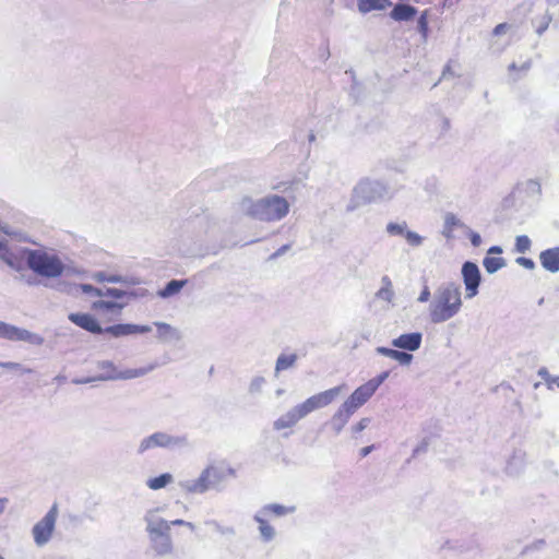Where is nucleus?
<instances>
[{"label": "nucleus", "instance_id": "1", "mask_svg": "<svg viewBox=\"0 0 559 559\" xmlns=\"http://www.w3.org/2000/svg\"><path fill=\"white\" fill-rule=\"evenodd\" d=\"M289 207L288 201L277 194H269L258 200L242 197L234 204L236 212L267 223L278 222L286 217L289 213Z\"/></svg>", "mask_w": 559, "mask_h": 559}, {"label": "nucleus", "instance_id": "2", "mask_svg": "<svg viewBox=\"0 0 559 559\" xmlns=\"http://www.w3.org/2000/svg\"><path fill=\"white\" fill-rule=\"evenodd\" d=\"M462 307L461 285L455 282L442 283L437 287L429 302V320L433 324L444 323L457 316Z\"/></svg>", "mask_w": 559, "mask_h": 559}, {"label": "nucleus", "instance_id": "3", "mask_svg": "<svg viewBox=\"0 0 559 559\" xmlns=\"http://www.w3.org/2000/svg\"><path fill=\"white\" fill-rule=\"evenodd\" d=\"M345 385H337L309 396L302 403H299L281 415L274 423L273 429L281 431L295 427L298 421L306 418L310 413L326 407L334 402L344 391Z\"/></svg>", "mask_w": 559, "mask_h": 559}, {"label": "nucleus", "instance_id": "4", "mask_svg": "<svg viewBox=\"0 0 559 559\" xmlns=\"http://www.w3.org/2000/svg\"><path fill=\"white\" fill-rule=\"evenodd\" d=\"M236 471L230 466L207 465L194 479H181L179 489L186 495H203L209 490L221 491L229 477H235Z\"/></svg>", "mask_w": 559, "mask_h": 559}, {"label": "nucleus", "instance_id": "5", "mask_svg": "<svg viewBox=\"0 0 559 559\" xmlns=\"http://www.w3.org/2000/svg\"><path fill=\"white\" fill-rule=\"evenodd\" d=\"M393 197L390 188L380 180L362 178L353 188L350 200L347 204V211L352 212L356 209L381 202Z\"/></svg>", "mask_w": 559, "mask_h": 559}, {"label": "nucleus", "instance_id": "6", "mask_svg": "<svg viewBox=\"0 0 559 559\" xmlns=\"http://www.w3.org/2000/svg\"><path fill=\"white\" fill-rule=\"evenodd\" d=\"M25 257L28 267L44 277L55 278L69 271L58 255L43 250L26 249Z\"/></svg>", "mask_w": 559, "mask_h": 559}, {"label": "nucleus", "instance_id": "7", "mask_svg": "<svg viewBox=\"0 0 559 559\" xmlns=\"http://www.w3.org/2000/svg\"><path fill=\"white\" fill-rule=\"evenodd\" d=\"M189 447L190 441L187 435H170L166 431H155L140 440L136 454L143 455L157 448L175 451Z\"/></svg>", "mask_w": 559, "mask_h": 559}, {"label": "nucleus", "instance_id": "8", "mask_svg": "<svg viewBox=\"0 0 559 559\" xmlns=\"http://www.w3.org/2000/svg\"><path fill=\"white\" fill-rule=\"evenodd\" d=\"M97 368L103 372L95 377V380L99 381H116V380H131L143 377L151 372L155 366L151 365L142 368H130L124 370H118L115 364L110 360H100L97 362Z\"/></svg>", "mask_w": 559, "mask_h": 559}, {"label": "nucleus", "instance_id": "9", "mask_svg": "<svg viewBox=\"0 0 559 559\" xmlns=\"http://www.w3.org/2000/svg\"><path fill=\"white\" fill-rule=\"evenodd\" d=\"M0 338H4L11 342H25L37 346L44 344V337L39 334L3 321H0Z\"/></svg>", "mask_w": 559, "mask_h": 559}, {"label": "nucleus", "instance_id": "10", "mask_svg": "<svg viewBox=\"0 0 559 559\" xmlns=\"http://www.w3.org/2000/svg\"><path fill=\"white\" fill-rule=\"evenodd\" d=\"M57 514V506H52L46 515L34 525L33 537L37 546H44L50 540L55 530Z\"/></svg>", "mask_w": 559, "mask_h": 559}, {"label": "nucleus", "instance_id": "11", "mask_svg": "<svg viewBox=\"0 0 559 559\" xmlns=\"http://www.w3.org/2000/svg\"><path fill=\"white\" fill-rule=\"evenodd\" d=\"M462 278L465 286V298L472 299L478 294L481 274L476 263L466 261L462 265Z\"/></svg>", "mask_w": 559, "mask_h": 559}, {"label": "nucleus", "instance_id": "12", "mask_svg": "<svg viewBox=\"0 0 559 559\" xmlns=\"http://www.w3.org/2000/svg\"><path fill=\"white\" fill-rule=\"evenodd\" d=\"M376 389L367 381L366 383L358 386L344 404L347 405L354 413L366 404L369 399L376 393Z\"/></svg>", "mask_w": 559, "mask_h": 559}, {"label": "nucleus", "instance_id": "13", "mask_svg": "<svg viewBox=\"0 0 559 559\" xmlns=\"http://www.w3.org/2000/svg\"><path fill=\"white\" fill-rule=\"evenodd\" d=\"M150 325H140L132 323H119L103 329V333H108L114 337H121L131 334H144L151 332Z\"/></svg>", "mask_w": 559, "mask_h": 559}, {"label": "nucleus", "instance_id": "14", "mask_svg": "<svg viewBox=\"0 0 559 559\" xmlns=\"http://www.w3.org/2000/svg\"><path fill=\"white\" fill-rule=\"evenodd\" d=\"M421 343L423 334L420 332L404 333L391 341L393 347L403 349L406 353L419 349Z\"/></svg>", "mask_w": 559, "mask_h": 559}, {"label": "nucleus", "instance_id": "15", "mask_svg": "<svg viewBox=\"0 0 559 559\" xmlns=\"http://www.w3.org/2000/svg\"><path fill=\"white\" fill-rule=\"evenodd\" d=\"M150 545L154 554L158 557L171 555L174 551V544L170 532L148 536Z\"/></svg>", "mask_w": 559, "mask_h": 559}, {"label": "nucleus", "instance_id": "16", "mask_svg": "<svg viewBox=\"0 0 559 559\" xmlns=\"http://www.w3.org/2000/svg\"><path fill=\"white\" fill-rule=\"evenodd\" d=\"M68 319L72 323L87 332H91L93 334L103 333V328L99 325L97 320L90 313L72 312L68 316Z\"/></svg>", "mask_w": 559, "mask_h": 559}, {"label": "nucleus", "instance_id": "17", "mask_svg": "<svg viewBox=\"0 0 559 559\" xmlns=\"http://www.w3.org/2000/svg\"><path fill=\"white\" fill-rule=\"evenodd\" d=\"M144 521L148 536L170 532V521L159 518L155 510L147 511Z\"/></svg>", "mask_w": 559, "mask_h": 559}, {"label": "nucleus", "instance_id": "18", "mask_svg": "<svg viewBox=\"0 0 559 559\" xmlns=\"http://www.w3.org/2000/svg\"><path fill=\"white\" fill-rule=\"evenodd\" d=\"M354 414L355 413L344 403L337 408L329 423L335 435L341 433Z\"/></svg>", "mask_w": 559, "mask_h": 559}, {"label": "nucleus", "instance_id": "19", "mask_svg": "<svg viewBox=\"0 0 559 559\" xmlns=\"http://www.w3.org/2000/svg\"><path fill=\"white\" fill-rule=\"evenodd\" d=\"M539 262L542 266L550 272H559V247L549 248L539 253Z\"/></svg>", "mask_w": 559, "mask_h": 559}, {"label": "nucleus", "instance_id": "20", "mask_svg": "<svg viewBox=\"0 0 559 559\" xmlns=\"http://www.w3.org/2000/svg\"><path fill=\"white\" fill-rule=\"evenodd\" d=\"M374 350L378 355L396 360L401 366H409L414 358L411 353L384 346H378Z\"/></svg>", "mask_w": 559, "mask_h": 559}, {"label": "nucleus", "instance_id": "21", "mask_svg": "<svg viewBox=\"0 0 559 559\" xmlns=\"http://www.w3.org/2000/svg\"><path fill=\"white\" fill-rule=\"evenodd\" d=\"M253 520L258 523L260 537L264 543L272 542L276 536L275 528L269 523V518L255 512Z\"/></svg>", "mask_w": 559, "mask_h": 559}, {"label": "nucleus", "instance_id": "22", "mask_svg": "<svg viewBox=\"0 0 559 559\" xmlns=\"http://www.w3.org/2000/svg\"><path fill=\"white\" fill-rule=\"evenodd\" d=\"M417 9L405 3H396L390 12L391 19L397 22H407L415 17Z\"/></svg>", "mask_w": 559, "mask_h": 559}, {"label": "nucleus", "instance_id": "23", "mask_svg": "<svg viewBox=\"0 0 559 559\" xmlns=\"http://www.w3.org/2000/svg\"><path fill=\"white\" fill-rule=\"evenodd\" d=\"M295 507H286L280 503H270L263 506L257 512L270 519L271 516L280 518L287 514H292L295 512Z\"/></svg>", "mask_w": 559, "mask_h": 559}, {"label": "nucleus", "instance_id": "24", "mask_svg": "<svg viewBox=\"0 0 559 559\" xmlns=\"http://www.w3.org/2000/svg\"><path fill=\"white\" fill-rule=\"evenodd\" d=\"M92 278L98 283L107 282V283H121V284H132V285L138 284V282L134 281L133 278H129V277L116 275V274L110 275L104 271L95 272L92 275Z\"/></svg>", "mask_w": 559, "mask_h": 559}, {"label": "nucleus", "instance_id": "25", "mask_svg": "<svg viewBox=\"0 0 559 559\" xmlns=\"http://www.w3.org/2000/svg\"><path fill=\"white\" fill-rule=\"evenodd\" d=\"M187 283V280H171L165 285L164 288L157 292V296L163 299L173 297L180 293V290L186 286Z\"/></svg>", "mask_w": 559, "mask_h": 559}, {"label": "nucleus", "instance_id": "26", "mask_svg": "<svg viewBox=\"0 0 559 559\" xmlns=\"http://www.w3.org/2000/svg\"><path fill=\"white\" fill-rule=\"evenodd\" d=\"M358 10L361 13L381 11L391 5L390 0H357Z\"/></svg>", "mask_w": 559, "mask_h": 559}, {"label": "nucleus", "instance_id": "27", "mask_svg": "<svg viewBox=\"0 0 559 559\" xmlns=\"http://www.w3.org/2000/svg\"><path fill=\"white\" fill-rule=\"evenodd\" d=\"M394 290L391 278L388 275L381 277V287L376 293V297L380 300L392 302L394 299Z\"/></svg>", "mask_w": 559, "mask_h": 559}, {"label": "nucleus", "instance_id": "28", "mask_svg": "<svg viewBox=\"0 0 559 559\" xmlns=\"http://www.w3.org/2000/svg\"><path fill=\"white\" fill-rule=\"evenodd\" d=\"M298 359L296 354H281L275 362L274 374L277 377L280 372L293 368Z\"/></svg>", "mask_w": 559, "mask_h": 559}, {"label": "nucleus", "instance_id": "29", "mask_svg": "<svg viewBox=\"0 0 559 559\" xmlns=\"http://www.w3.org/2000/svg\"><path fill=\"white\" fill-rule=\"evenodd\" d=\"M157 328V337L162 341L179 340L180 335L177 329L165 322H154Z\"/></svg>", "mask_w": 559, "mask_h": 559}, {"label": "nucleus", "instance_id": "30", "mask_svg": "<svg viewBox=\"0 0 559 559\" xmlns=\"http://www.w3.org/2000/svg\"><path fill=\"white\" fill-rule=\"evenodd\" d=\"M124 307V302L109 300H97L92 304V309L111 313H119Z\"/></svg>", "mask_w": 559, "mask_h": 559}, {"label": "nucleus", "instance_id": "31", "mask_svg": "<svg viewBox=\"0 0 559 559\" xmlns=\"http://www.w3.org/2000/svg\"><path fill=\"white\" fill-rule=\"evenodd\" d=\"M174 477L170 473L160 474L157 477L148 478L146 480V486L152 490H158L165 488L167 485L171 484Z\"/></svg>", "mask_w": 559, "mask_h": 559}, {"label": "nucleus", "instance_id": "32", "mask_svg": "<svg viewBox=\"0 0 559 559\" xmlns=\"http://www.w3.org/2000/svg\"><path fill=\"white\" fill-rule=\"evenodd\" d=\"M462 226L461 221L453 213H447L444 215V224H443V236L450 238L455 227Z\"/></svg>", "mask_w": 559, "mask_h": 559}, {"label": "nucleus", "instance_id": "33", "mask_svg": "<svg viewBox=\"0 0 559 559\" xmlns=\"http://www.w3.org/2000/svg\"><path fill=\"white\" fill-rule=\"evenodd\" d=\"M483 265L487 273L493 274L500 269L506 266V260L503 258L496 257H485L483 260Z\"/></svg>", "mask_w": 559, "mask_h": 559}, {"label": "nucleus", "instance_id": "34", "mask_svg": "<svg viewBox=\"0 0 559 559\" xmlns=\"http://www.w3.org/2000/svg\"><path fill=\"white\" fill-rule=\"evenodd\" d=\"M537 374L545 382L548 390L559 389V376L550 374L546 367L539 368Z\"/></svg>", "mask_w": 559, "mask_h": 559}, {"label": "nucleus", "instance_id": "35", "mask_svg": "<svg viewBox=\"0 0 559 559\" xmlns=\"http://www.w3.org/2000/svg\"><path fill=\"white\" fill-rule=\"evenodd\" d=\"M407 223L405 221L402 222H389L385 226V231L390 236H401L404 237L407 228Z\"/></svg>", "mask_w": 559, "mask_h": 559}, {"label": "nucleus", "instance_id": "36", "mask_svg": "<svg viewBox=\"0 0 559 559\" xmlns=\"http://www.w3.org/2000/svg\"><path fill=\"white\" fill-rule=\"evenodd\" d=\"M206 525L212 527L215 532L224 536H234L236 534L235 528L231 526L222 525L216 520H209L205 522Z\"/></svg>", "mask_w": 559, "mask_h": 559}, {"label": "nucleus", "instance_id": "37", "mask_svg": "<svg viewBox=\"0 0 559 559\" xmlns=\"http://www.w3.org/2000/svg\"><path fill=\"white\" fill-rule=\"evenodd\" d=\"M404 239L408 246L413 248H418L424 243L425 237H423L416 231L407 229L404 235Z\"/></svg>", "mask_w": 559, "mask_h": 559}, {"label": "nucleus", "instance_id": "38", "mask_svg": "<svg viewBox=\"0 0 559 559\" xmlns=\"http://www.w3.org/2000/svg\"><path fill=\"white\" fill-rule=\"evenodd\" d=\"M532 241L526 235H521L515 238L514 250L518 253H525L531 249Z\"/></svg>", "mask_w": 559, "mask_h": 559}, {"label": "nucleus", "instance_id": "39", "mask_svg": "<svg viewBox=\"0 0 559 559\" xmlns=\"http://www.w3.org/2000/svg\"><path fill=\"white\" fill-rule=\"evenodd\" d=\"M370 423H371V418H369V417H364V418H361V419H360L356 425H353V426L350 427V431H352V433H353V437H354V438H356V436H357L359 432H361V431H364L365 429H367V428L369 427Z\"/></svg>", "mask_w": 559, "mask_h": 559}, {"label": "nucleus", "instance_id": "40", "mask_svg": "<svg viewBox=\"0 0 559 559\" xmlns=\"http://www.w3.org/2000/svg\"><path fill=\"white\" fill-rule=\"evenodd\" d=\"M127 295V292L118 289V288H102V296L100 297H111L114 299H121Z\"/></svg>", "mask_w": 559, "mask_h": 559}, {"label": "nucleus", "instance_id": "41", "mask_svg": "<svg viewBox=\"0 0 559 559\" xmlns=\"http://www.w3.org/2000/svg\"><path fill=\"white\" fill-rule=\"evenodd\" d=\"M264 384L265 379L261 376H257L251 380L249 384V392L252 394L260 393Z\"/></svg>", "mask_w": 559, "mask_h": 559}, {"label": "nucleus", "instance_id": "42", "mask_svg": "<svg viewBox=\"0 0 559 559\" xmlns=\"http://www.w3.org/2000/svg\"><path fill=\"white\" fill-rule=\"evenodd\" d=\"M417 31L423 35L424 39H426L428 33V20L426 11H424L418 17Z\"/></svg>", "mask_w": 559, "mask_h": 559}, {"label": "nucleus", "instance_id": "43", "mask_svg": "<svg viewBox=\"0 0 559 559\" xmlns=\"http://www.w3.org/2000/svg\"><path fill=\"white\" fill-rule=\"evenodd\" d=\"M390 371H382L374 378L370 379L368 382L376 389L378 388L389 378Z\"/></svg>", "mask_w": 559, "mask_h": 559}, {"label": "nucleus", "instance_id": "44", "mask_svg": "<svg viewBox=\"0 0 559 559\" xmlns=\"http://www.w3.org/2000/svg\"><path fill=\"white\" fill-rule=\"evenodd\" d=\"M0 259H2L10 267L17 270L19 265L16 263V259L13 257L9 248L4 251V254L0 255Z\"/></svg>", "mask_w": 559, "mask_h": 559}, {"label": "nucleus", "instance_id": "45", "mask_svg": "<svg viewBox=\"0 0 559 559\" xmlns=\"http://www.w3.org/2000/svg\"><path fill=\"white\" fill-rule=\"evenodd\" d=\"M80 289L82 290V293H84L86 295L98 296V297L102 296V288L94 287L91 284H81Z\"/></svg>", "mask_w": 559, "mask_h": 559}, {"label": "nucleus", "instance_id": "46", "mask_svg": "<svg viewBox=\"0 0 559 559\" xmlns=\"http://www.w3.org/2000/svg\"><path fill=\"white\" fill-rule=\"evenodd\" d=\"M552 17L550 14H545L544 17H543V22L540 23V25H538L537 29H536V33L538 35H542L549 26V23L551 22Z\"/></svg>", "mask_w": 559, "mask_h": 559}, {"label": "nucleus", "instance_id": "47", "mask_svg": "<svg viewBox=\"0 0 559 559\" xmlns=\"http://www.w3.org/2000/svg\"><path fill=\"white\" fill-rule=\"evenodd\" d=\"M516 263L527 270H534L535 269V262L532 259L520 257L516 260Z\"/></svg>", "mask_w": 559, "mask_h": 559}, {"label": "nucleus", "instance_id": "48", "mask_svg": "<svg viewBox=\"0 0 559 559\" xmlns=\"http://www.w3.org/2000/svg\"><path fill=\"white\" fill-rule=\"evenodd\" d=\"M0 231H2L3 234H5L10 237H13V238H19L21 235V233L14 230L8 224H2V223H0Z\"/></svg>", "mask_w": 559, "mask_h": 559}, {"label": "nucleus", "instance_id": "49", "mask_svg": "<svg viewBox=\"0 0 559 559\" xmlns=\"http://www.w3.org/2000/svg\"><path fill=\"white\" fill-rule=\"evenodd\" d=\"M430 297H431V293H430L429 287L424 286V288L421 289V292L417 298V301L424 304V302L429 301Z\"/></svg>", "mask_w": 559, "mask_h": 559}, {"label": "nucleus", "instance_id": "50", "mask_svg": "<svg viewBox=\"0 0 559 559\" xmlns=\"http://www.w3.org/2000/svg\"><path fill=\"white\" fill-rule=\"evenodd\" d=\"M171 526H186L191 531H194V528H195V525L193 523L181 520V519L170 521V527Z\"/></svg>", "mask_w": 559, "mask_h": 559}, {"label": "nucleus", "instance_id": "51", "mask_svg": "<svg viewBox=\"0 0 559 559\" xmlns=\"http://www.w3.org/2000/svg\"><path fill=\"white\" fill-rule=\"evenodd\" d=\"M428 448V441L425 439L423 440L413 451V456H417L420 453H425Z\"/></svg>", "mask_w": 559, "mask_h": 559}, {"label": "nucleus", "instance_id": "52", "mask_svg": "<svg viewBox=\"0 0 559 559\" xmlns=\"http://www.w3.org/2000/svg\"><path fill=\"white\" fill-rule=\"evenodd\" d=\"M469 240H471V243L474 246V247H479L480 243H481V237L478 233L476 231H471L469 233Z\"/></svg>", "mask_w": 559, "mask_h": 559}, {"label": "nucleus", "instance_id": "53", "mask_svg": "<svg viewBox=\"0 0 559 559\" xmlns=\"http://www.w3.org/2000/svg\"><path fill=\"white\" fill-rule=\"evenodd\" d=\"M0 368L17 370L21 368V365L19 362L13 361H0Z\"/></svg>", "mask_w": 559, "mask_h": 559}, {"label": "nucleus", "instance_id": "54", "mask_svg": "<svg viewBox=\"0 0 559 559\" xmlns=\"http://www.w3.org/2000/svg\"><path fill=\"white\" fill-rule=\"evenodd\" d=\"M508 24L506 23H501V24H498L495 28H493V34L495 35H501V34H504L506 31L508 29Z\"/></svg>", "mask_w": 559, "mask_h": 559}, {"label": "nucleus", "instance_id": "55", "mask_svg": "<svg viewBox=\"0 0 559 559\" xmlns=\"http://www.w3.org/2000/svg\"><path fill=\"white\" fill-rule=\"evenodd\" d=\"M289 249V245H284L281 248H278L272 255V259L278 258L282 254H284Z\"/></svg>", "mask_w": 559, "mask_h": 559}, {"label": "nucleus", "instance_id": "56", "mask_svg": "<svg viewBox=\"0 0 559 559\" xmlns=\"http://www.w3.org/2000/svg\"><path fill=\"white\" fill-rule=\"evenodd\" d=\"M440 119H441V130L443 132H447L450 129V126H451L450 124V120H449V118H447L444 116H442Z\"/></svg>", "mask_w": 559, "mask_h": 559}, {"label": "nucleus", "instance_id": "57", "mask_svg": "<svg viewBox=\"0 0 559 559\" xmlns=\"http://www.w3.org/2000/svg\"><path fill=\"white\" fill-rule=\"evenodd\" d=\"M373 448H374L373 445H368V447L361 448L359 451L360 456L366 457L367 455H369L371 453Z\"/></svg>", "mask_w": 559, "mask_h": 559}, {"label": "nucleus", "instance_id": "58", "mask_svg": "<svg viewBox=\"0 0 559 559\" xmlns=\"http://www.w3.org/2000/svg\"><path fill=\"white\" fill-rule=\"evenodd\" d=\"M93 381H96L95 377L83 378V379H73L72 380V382L75 383V384H85V383H90V382H93Z\"/></svg>", "mask_w": 559, "mask_h": 559}, {"label": "nucleus", "instance_id": "59", "mask_svg": "<svg viewBox=\"0 0 559 559\" xmlns=\"http://www.w3.org/2000/svg\"><path fill=\"white\" fill-rule=\"evenodd\" d=\"M500 253H502V248L499 246H492L487 251V254H500Z\"/></svg>", "mask_w": 559, "mask_h": 559}, {"label": "nucleus", "instance_id": "60", "mask_svg": "<svg viewBox=\"0 0 559 559\" xmlns=\"http://www.w3.org/2000/svg\"><path fill=\"white\" fill-rule=\"evenodd\" d=\"M8 503V498H0V515L5 511Z\"/></svg>", "mask_w": 559, "mask_h": 559}, {"label": "nucleus", "instance_id": "61", "mask_svg": "<svg viewBox=\"0 0 559 559\" xmlns=\"http://www.w3.org/2000/svg\"><path fill=\"white\" fill-rule=\"evenodd\" d=\"M531 66H532L531 60H527V61L523 62L519 69H520L522 72H526V71H528V70H530Z\"/></svg>", "mask_w": 559, "mask_h": 559}, {"label": "nucleus", "instance_id": "62", "mask_svg": "<svg viewBox=\"0 0 559 559\" xmlns=\"http://www.w3.org/2000/svg\"><path fill=\"white\" fill-rule=\"evenodd\" d=\"M448 74H452L451 68L449 64L444 68L443 72H442V79H445L448 76Z\"/></svg>", "mask_w": 559, "mask_h": 559}, {"label": "nucleus", "instance_id": "63", "mask_svg": "<svg viewBox=\"0 0 559 559\" xmlns=\"http://www.w3.org/2000/svg\"><path fill=\"white\" fill-rule=\"evenodd\" d=\"M8 249V246L0 240V255L4 254V251Z\"/></svg>", "mask_w": 559, "mask_h": 559}, {"label": "nucleus", "instance_id": "64", "mask_svg": "<svg viewBox=\"0 0 559 559\" xmlns=\"http://www.w3.org/2000/svg\"><path fill=\"white\" fill-rule=\"evenodd\" d=\"M512 465H513V463H512V461H511V462H509V464H508V466H507V471H508V473H510V474H514V473L516 472V471H514V469H513Z\"/></svg>", "mask_w": 559, "mask_h": 559}]
</instances>
